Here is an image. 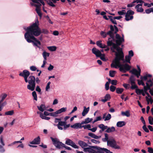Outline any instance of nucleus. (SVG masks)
Instances as JSON below:
<instances>
[{"instance_id":"nucleus-1","label":"nucleus","mask_w":153,"mask_h":153,"mask_svg":"<svg viewBox=\"0 0 153 153\" xmlns=\"http://www.w3.org/2000/svg\"><path fill=\"white\" fill-rule=\"evenodd\" d=\"M39 22L37 20L30 27H27L26 30V33L25 34V39L28 43H33L34 46L39 48H41V42L34 36H37L41 33L47 34L48 31L45 29L41 30L39 27Z\"/></svg>"},{"instance_id":"nucleus-2","label":"nucleus","mask_w":153,"mask_h":153,"mask_svg":"<svg viewBox=\"0 0 153 153\" xmlns=\"http://www.w3.org/2000/svg\"><path fill=\"white\" fill-rule=\"evenodd\" d=\"M50 138L53 142V144L57 148L60 149L61 148V146H62L68 150H71L72 149L70 147L65 146L64 144L60 142L58 139L54 138L52 137H51Z\"/></svg>"},{"instance_id":"nucleus-3","label":"nucleus","mask_w":153,"mask_h":153,"mask_svg":"<svg viewBox=\"0 0 153 153\" xmlns=\"http://www.w3.org/2000/svg\"><path fill=\"white\" fill-rule=\"evenodd\" d=\"M27 88L31 91H33L36 87L35 77L34 76H30L29 77Z\"/></svg>"},{"instance_id":"nucleus-4","label":"nucleus","mask_w":153,"mask_h":153,"mask_svg":"<svg viewBox=\"0 0 153 153\" xmlns=\"http://www.w3.org/2000/svg\"><path fill=\"white\" fill-rule=\"evenodd\" d=\"M107 144L108 146L112 148L117 149H120V146L117 145L116 141L113 137L109 138Z\"/></svg>"},{"instance_id":"nucleus-5","label":"nucleus","mask_w":153,"mask_h":153,"mask_svg":"<svg viewBox=\"0 0 153 153\" xmlns=\"http://www.w3.org/2000/svg\"><path fill=\"white\" fill-rule=\"evenodd\" d=\"M120 45H117L115 48H114L113 49H116L118 52L117 53L116 51L114 53H115L116 57L117 56L118 58L121 59L122 60H124V56L123 52L122 51V48L120 47Z\"/></svg>"},{"instance_id":"nucleus-6","label":"nucleus","mask_w":153,"mask_h":153,"mask_svg":"<svg viewBox=\"0 0 153 153\" xmlns=\"http://www.w3.org/2000/svg\"><path fill=\"white\" fill-rule=\"evenodd\" d=\"M119 70L123 73H126L127 71H129L131 68V66L127 63L124 64H121L120 61V64L119 65Z\"/></svg>"},{"instance_id":"nucleus-7","label":"nucleus","mask_w":153,"mask_h":153,"mask_svg":"<svg viewBox=\"0 0 153 153\" xmlns=\"http://www.w3.org/2000/svg\"><path fill=\"white\" fill-rule=\"evenodd\" d=\"M136 79L133 75H131L130 77L129 80L130 82L131 86V89H134L138 88V86L135 84V81Z\"/></svg>"},{"instance_id":"nucleus-8","label":"nucleus","mask_w":153,"mask_h":153,"mask_svg":"<svg viewBox=\"0 0 153 153\" xmlns=\"http://www.w3.org/2000/svg\"><path fill=\"white\" fill-rule=\"evenodd\" d=\"M122 60L118 58L117 56L115 57L114 60L113 62V63L111 64V68H116L119 67V65L120 64V61Z\"/></svg>"},{"instance_id":"nucleus-9","label":"nucleus","mask_w":153,"mask_h":153,"mask_svg":"<svg viewBox=\"0 0 153 153\" xmlns=\"http://www.w3.org/2000/svg\"><path fill=\"white\" fill-rule=\"evenodd\" d=\"M146 86H144L143 87V91L145 93L147 92L148 90H150L151 87L153 85V83L152 82V80L150 79L147 81V82L146 83Z\"/></svg>"},{"instance_id":"nucleus-10","label":"nucleus","mask_w":153,"mask_h":153,"mask_svg":"<svg viewBox=\"0 0 153 153\" xmlns=\"http://www.w3.org/2000/svg\"><path fill=\"white\" fill-rule=\"evenodd\" d=\"M90 147L92 148L97 149L98 153H104V152L107 153L108 150V149L106 148H101L98 146H91Z\"/></svg>"},{"instance_id":"nucleus-11","label":"nucleus","mask_w":153,"mask_h":153,"mask_svg":"<svg viewBox=\"0 0 153 153\" xmlns=\"http://www.w3.org/2000/svg\"><path fill=\"white\" fill-rule=\"evenodd\" d=\"M110 30L107 32V34L108 35H109L110 37L114 40V33H113V32L114 31V28L113 26L112 25H110Z\"/></svg>"},{"instance_id":"nucleus-12","label":"nucleus","mask_w":153,"mask_h":153,"mask_svg":"<svg viewBox=\"0 0 153 153\" xmlns=\"http://www.w3.org/2000/svg\"><path fill=\"white\" fill-rule=\"evenodd\" d=\"M111 39L110 38H108V41L107 42V45L108 46H112V47L111 48V50L113 52H115V51L113 49L114 48H116L115 44L113 43L112 40H110Z\"/></svg>"},{"instance_id":"nucleus-13","label":"nucleus","mask_w":153,"mask_h":153,"mask_svg":"<svg viewBox=\"0 0 153 153\" xmlns=\"http://www.w3.org/2000/svg\"><path fill=\"white\" fill-rule=\"evenodd\" d=\"M92 53L95 54L97 57L100 56L102 55V53L100 51L97 49L95 48H93L92 49Z\"/></svg>"},{"instance_id":"nucleus-14","label":"nucleus","mask_w":153,"mask_h":153,"mask_svg":"<svg viewBox=\"0 0 153 153\" xmlns=\"http://www.w3.org/2000/svg\"><path fill=\"white\" fill-rule=\"evenodd\" d=\"M30 75V72L26 70H24L23 71L19 73V75L22 77L29 76Z\"/></svg>"},{"instance_id":"nucleus-15","label":"nucleus","mask_w":153,"mask_h":153,"mask_svg":"<svg viewBox=\"0 0 153 153\" xmlns=\"http://www.w3.org/2000/svg\"><path fill=\"white\" fill-rule=\"evenodd\" d=\"M40 142V138L39 136L35 138L32 141L30 142V143L32 144H39Z\"/></svg>"},{"instance_id":"nucleus-16","label":"nucleus","mask_w":153,"mask_h":153,"mask_svg":"<svg viewBox=\"0 0 153 153\" xmlns=\"http://www.w3.org/2000/svg\"><path fill=\"white\" fill-rule=\"evenodd\" d=\"M65 123H66V122L65 121H59L58 122V124L57 125V126L59 129L62 130L63 128L61 126H64Z\"/></svg>"},{"instance_id":"nucleus-17","label":"nucleus","mask_w":153,"mask_h":153,"mask_svg":"<svg viewBox=\"0 0 153 153\" xmlns=\"http://www.w3.org/2000/svg\"><path fill=\"white\" fill-rule=\"evenodd\" d=\"M102 41L99 40L97 41L96 44L99 47L102 48H105L106 47V45L102 43Z\"/></svg>"},{"instance_id":"nucleus-18","label":"nucleus","mask_w":153,"mask_h":153,"mask_svg":"<svg viewBox=\"0 0 153 153\" xmlns=\"http://www.w3.org/2000/svg\"><path fill=\"white\" fill-rule=\"evenodd\" d=\"M78 144L82 148H83V149L85 147L88 146V145L87 143L81 140H79L78 141Z\"/></svg>"},{"instance_id":"nucleus-19","label":"nucleus","mask_w":153,"mask_h":153,"mask_svg":"<svg viewBox=\"0 0 153 153\" xmlns=\"http://www.w3.org/2000/svg\"><path fill=\"white\" fill-rule=\"evenodd\" d=\"M124 42V39L123 37H122L120 39H116L115 41L116 47L117 45H120L122 42Z\"/></svg>"},{"instance_id":"nucleus-20","label":"nucleus","mask_w":153,"mask_h":153,"mask_svg":"<svg viewBox=\"0 0 153 153\" xmlns=\"http://www.w3.org/2000/svg\"><path fill=\"white\" fill-rule=\"evenodd\" d=\"M106 113H105L103 115L102 119H104V121H107L110 120L111 118V115L110 114H108L106 116Z\"/></svg>"},{"instance_id":"nucleus-21","label":"nucleus","mask_w":153,"mask_h":153,"mask_svg":"<svg viewBox=\"0 0 153 153\" xmlns=\"http://www.w3.org/2000/svg\"><path fill=\"white\" fill-rule=\"evenodd\" d=\"M142 4H138L135 7V9H137V11L138 12H142L143 11V9L140 6H142Z\"/></svg>"},{"instance_id":"nucleus-22","label":"nucleus","mask_w":153,"mask_h":153,"mask_svg":"<svg viewBox=\"0 0 153 153\" xmlns=\"http://www.w3.org/2000/svg\"><path fill=\"white\" fill-rule=\"evenodd\" d=\"M115 131V128L114 126L111 127H108L107 126V128H106V130L105 131V132L108 133L114 132Z\"/></svg>"},{"instance_id":"nucleus-23","label":"nucleus","mask_w":153,"mask_h":153,"mask_svg":"<svg viewBox=\"0 0 153 153\" xmlns=\"http://www.w3.org/2000/svg\"><path fill=\"white\" fill-rule=\"evenodd\" d=\"M98 127L100 128L101 129V130L99 131V132L100 133H102L103 131H104L105 129H106V128H107V126H105L103 124L99 125Z\"/></svg>"},{"instance_id":"nucleus-24","label":"nucleus","mask_w":153,"mask_h":153,"mask_svg":"<svg viewBox=\"0 0 153 153\" xmlns=\"http://www.w3.org/2000/svg\"><path fill=\"white\" fill-rule=\"evenodd\" d=\"M136 71H137V70L134 68L132 69L131 71V73L132 74L135 75L137 78H138L140 75L141 72H136Z\"/></svg>"},{"instance_id":"nucleus-25","label":"nucleus","mask_w":153,"mask_h":153,"mask_svg":"<svg viewBox=\"0 0 153 153\" xmlns=\"http://www.w3.org/2000/svg\"><path fill=\"white\" fill-rule=\"evenodd\" d=\"M82 124H81V123H77L74 124L73 125H71V127L72 128L77 129L78 128H79L80 129L82 128L81 125Z\"/></svg>"},{"instance_id":"nucleus-26","label":"nucleus","mask_w":153,"mask_h":153,"mask_svg":"<svg viewBox=\"0 0 153 153\" xmlns=\"http://www.w3.org/2000/svg\"><path fill=\"white\" fill-rule=\"evenodd\" d=\"M90 147L85 148H84L83 151L85 152H89V153H92L93 151L95 152V150L91 149V146H88Z\"/></svg>"},{"instance_id":"nucleus-27","label":"nucleus","mask_w":153,"mask_h":153,"mask_svg":"<svg viewBox=\"0 0 153 153\" xmlns=\"http://www.w3.org/2000/svg\"><path fill=\"white\" fill-rule=\"evenodd\" d=\"M89 107L86 108L85 106L84 107V109L82 113V115L83 116H85L87 114L89 110Z\"/></svg>"},{"instance_id":"nucleus-28","label":"nucleus","mask_w":153,"mask_h":153,"mask_svg":"<svg viewBox=\"0 0 153 153\" xmlns=\"http://www.w3.org/2000/svg\"><path fill=\"white\" fill-rule=\"evenodd\" d=\"M111 97L109 94H106L104 97V99H102L101 101L104 102H106L107 101L109 100Z\"/></svg>"},{"instance_id":"nucleus-29","label":"nucleus","mask_w":153,"mask_h":153,"mask_svg":"<svg viewBox=\"0 0 153 153\" xmlns=\"http://www.w3.org/2000/svg\"><path fill=\"white\" fill-rule=\"evenodd\" d=\"M37 108L40 111L43 112L46 108L44 104H41L40 106H37Z\"/></svg>"},{"instance_id":"nucleus-30","label":"nucleus","mask_w":153,"mask_h":153,"mask_svg":"<svg viewBox=\"0 0 153 153\" xmlns=\"http://www.w3.org/2000/svg\"><path fill=\"white\" fill-rule=\"evenodd\" d=\"M88 135L89 136L95 139H98L101 137L100 136H97L96 135L92 133H88Z\"/></svg>"},{"instance_id":"nucleus-31","label":"nucleus","mask_w":153,"mask_h":153,"mask_svg":"<svg viewBox=\"0 0 153 153\" xmlns=\"http://www.w3.org/2000/svg\"><path fill=\"white\" fill-rule=\"evenodd\" d=\"M126 125L125 121H119L117 123V126L118 127H121Z\"/></svg>"},{"instance_id":"nucleus-32","label":"nucleus","mask_w":153,"mask_h":153,"mask_svg":"<svg viewBox=\"0 0 153 153\" xmlns=\"http://www.w3.org/2000/svg\"><path fill=\"white\" fill-rule=\"evenodd\" d=\"M92 120V118H90L88 117L85 119L84 121H83L81 122V124H87L90 122Z\"/></svg>"},{"instance_id":"nucleus-33","label":"nucleus","mask_w":153,"mask_h":153,"mask_svg":"<svg viewBox=\"0 0 153 153\" xmlns=\"http://www.w3.org/2000/svg\"><path fill=\"white\" fill-rule=\"evenodd\" d=\"M125 14V19L127 21H128L130 20H132L134 18V16H131L128 14V16H126V13Z\"/></svg>"},{"instance_id":"nucleus-34","label":"nucleus","mask_w":153,"mask_h":153,"mask_svg":"<svg viewBox=\"0 0 153 153\" xmlns=\"http://www.w3.org/2000/svg\"><path fill=\"white\" fill-rule=\"evenodd\" d=\"M131 57H130V56H125V60L124 61V60H123V62L125 63L126 62L129 63H130V60L131 59Z\"/></svg>"},{"instance_id":"nucleus-35","label":"nucleus","mask_w":153,"mask_h":153,"mask_svg":"<svg viewBox=\"0 0 153 153\" xmlns=\"http://www.w3.org/2000/svg\"><path fill=\"white\" fill-rule=\"evenodd\" d=\"M7 95L5 94H2L0 97V98H1V99L0 101V102L2 103L3 102L4 100L7 97Z\"/></svg>"},{"instance_id":"nucleus-36","label":"nucleus","mask_w":153,"mask_h":153,"mask_svg":"<svg viewBox=\"0 0 153 153\" xmlns=\"http://www.w3.org/2000/svg\"><path fill=\"white\" fill-rule=\"evenodd\" d=\"M50 53L46 52V51H44L42 53V55L43 57L44 60H46L47 57L49 56Z\"/></svg>"},{"instance_id":"nucleus-37","label":"nucleus","mask_w":153,"mask_h":153,"mask_svg":"<svg viewBox=\"0 0 153 153\" xmlns=\"http://www.w3.org/2000/svg\"><path fill=\"white\" fill-rule=\"evenodd\" d=\"M121 114L123 116H125L127 117H129L130 115L129 111H126L125 112H122Z\"/></svg>"},{"instance_id":"nucleus-38","label":"nucleus","mask_w":153,"mask_h":153,"mask_svg":"<svg viewBox=\"0 0 153 153\" xmlns=\"http://www.w3.org/2000/svg\"><path fill=\"white\" fill-rule=\"evenodd\" d=\"M108 17L109 18L110 21L112 22V23L115 24L117 25L116 21L114 19V17H113L112 16H108Z\"/></svg>"},{"instance_id":"nucleus-39","label":"nucleus","mask_w":153,"mask_h":153,"mask_svg":"<svg viewBox=\"0 0 153 153\" xmlns=\"http://www.w3.org/2000/svg\"><path fill=\"white\" fill-rule=\"evenodd\" d=\"M47 48L50 51H56V47L55 46H51L47 47Z\"/></svg>"},{"instance_id":"nucleus-40","label":"nucleus","mask_w":153,"mask_h":153,"mask_svg":"<svg viewBox=\"0 0 153 153\" xmlns=\"http://www.w3.org/2000/svg\"><path fill=\"white\" fill-rule=\"evenodd\" d=\"M124 91L123 88H117L116 89V92L118 94H121Z\"/></svg>"},{"instance_id":"nucleus-41","label":"nucleus","mask_w":153,"mask_h":153,"mask_svg":"<svg viewBox=\"0 0 153 153\" xmlns=\"http://www.w3.org/2000/svg\"><path fill=\"white\" fill-rule=\"evenodd\" d=\"M67 108L66 107H63L57 110V112L59 114H60L62 112H64L67 110Z\"/></svg>"},{"instance_id":"nucleus-42","label":"nucleus","mask_w":153,"mask_h":153,"mask_svg":"<svg viewBox=\"0 0 153 153\" xmlns=\"http://www.w3.org/2000/svg\"><path fill=\"white\" fill-rule=\"evenodd\" d=\"M13 110H11L8 111L6 112L5 113V115H12L14 114Z\"/></svg>"},{"instance_id":"nucleus-43","label":"nucleus","mask_w":153,"mask_h":153,"mask_svg":"<svg viewBox=\"0 0 153 153\" xmlns=\"http://www.w3.org/2000/svg\"><path fill=\"white\" fill-rule=\"evenodd\" d=\"M126 13V16H128V14L132 16L134 13V12L131 10H128L127 12Z\"/></svg>"},{"instance_id":"nucleus-44","label":"nucleus","mask_w":153,"mask_h":153,"mask_svg":"<svg viewBox=\"0 0 153 153\" xmlns=\"http://www.w3.org/2000/svg\"><path fill=\"white\" fill-rule=\"evenodd\" d=\"M105 138L102 139V140L104 142L108 141L109 140V139L108 138V134L107 133H105L104 134Z\"/></svg>"},{"instance_id":"nucleus-45","label":"nucleus","mask_w":153,"mask_h":153,"mask_svg":"<svg viewBox=\"0 0 153 153\" xmlns=\"http://www.w3.org/2000/svg\"><path fill=\"white\" fill-rule=\"evenodd\" d=\"M116 72V71H110L109 73V76L111 77H114Z\"/></svg>"},{"instance_id":"nucleus-46","label":"nucleus","mask_w":153,"mask_h":153,"mask_svg":"<svg viewBox=\"0 0 153 153\" xmlns=\"http://www.w3.org/2000/svg\"><path fill=\"white\" fill-rule=\"evenodd\" d=\"M143 91V89H140L138 88L136 89L135 92L138 95H140L141 94V92Z\"/></svg>"},{"instance_id":"nucleus-47","label":"nucleus","mask_w":153,"mask_h":153,"mask_svg":"<svg viewBox=\"0 0 153 153\" xmlns=\"http://www.w3.org/2000/svg\"><path fill=\"white\" fill-rule=\"evenodd\" d=\"M145 12L147 14H149L152 12H153V8L151 7L146 10Z\"/></svg>"},{"instance_id":"nucleus-48","label":"nucleus","mask_w":153,"mask_h":153,"mask_svg":"<svg viewBox=\"0 0 153 153\" xmlns=\"http://www.w3.org/2000/svg\"><path fill=\"white\" fill-rule=\"evenodd\" d=\"M100 34L101 36L103 38L106 37L107 35H108L107 33H106L105 32L103 31H101L100 32Z\"/></svg>"},{"instance_id":"nucleus-49","label":"nucleus","mask_w":153,"mask_h":153,"mask_svg":"<svg viewBox=\"0 0 153 153\" xmlns=\"http://www.w3.org/2000/svg\"><path fill=\"white\" fill-rule=\"evenodd\" d=\"M32 95L34 98V99L36 101H37V97L36 93V91H33V92L32 93Z\"/></svg>"},{"instance_id":"nucleus-50","label":"nucleus","mask_w":153,"mask_h":153,"mask_svg":"<svg viewBox=\"0 0 153 153\" xmlns=\"http://www.w3.org/2000/svg\"><path fill=\"white\" fill-rule=\"evenodd\" d=\"M36 10L38 14V16L41 17L42 16V13L40 11V9L36 8Z\"/></svg>"},{"instance_id":"nucleus-51","label":"nucleus","mask_w":153,"mask_h":153,"mask_svg":"<svg viewBox=\"0 0 153 153\" xmlns=\"http://www.w3.org/2000/svg\"><path fill=\"white\" fill-rule=\"evenodd\" d=\"M70 144L71 145H70L74 148L78 149L79 148V147L76 145L75 143H74L72 141H71V143Z\"/></svg>"},{"instance_id":"nucleus-52","label":"nucleus","mask_w":153,"mask_h":153,"mask_svg":"<svg viewBox=\"0 0 153 153\" xmlns=\"http://www.w3.org/2000/svg\"><path fill=\"white\" fill-rule=\"evenodd\" d=\"M82 128L83 127L84 129H88V130L91 128V126L90 124H88L85 125H83L82 126Z\"/></svg>"},{"instance_id":"nucleus-53","label":"nucleus","mask_w":153,"mask_h":153,"mask_svg":"<svg viewBox=\"0 0 153 153\" xmlns=\"http://www.w3.org/2000/svg\"><path fill=\"white\" fill-rule=\"evenodd\" d=\"M100 59L104 61H106V59L105 58V54H102V55L100 56L99 57Z\"/></svg>"},{"instance_id":"nucleus-54","label":"nucleus","mask_w":153,"mask_h":153,"mask_svg":"<svg viewBox=\"0 0 153 153\" xmlns=\"http://www.w3.org/2000/svg\"><path fill=\"white\" fill-rule=\"evenodd\" d=\"M116 88L115 86L113 85H111L110 88V90L112 92H114Z\"/></svg>"},{"instance_id":"nucleus-55","label":"nucleus","mask_w":153,"mask_h":153,"mask_svg":"<svg viewBox=\"0 0 153 153\" xmlns=\"http://www.w3.org/2000/svg\"><path fill=\"white\" fill-rule=\"evenodd\" d=\"M142 128L147 133H148L149 132V129L147 128L146 127V125H144L143 126Z\"/></svg>"},{"instance_id":"nucleus-56","label":"nucleus","mask_w":153,"mask_h":153,"mask_svg":"<svg viewBox=\"0 0 153 153\" xmlns=\"http://www.w3.org/2000/svg\"><path fill=\"white\" fill-rule=\"evenodd\" d=\"M3 146L0 145V152L3 153L5 151V149H4Z\"/></svg>"},{"instance_id":"nucleus-57","label":"nucleus","mask_w":153,"mask_h":153,"mask_svg":"<svg viewBox=\"0 0 153 153\" xmlns=\"http://www.w3.org/2000/svg\"><path fill=\"white\" fill-rule=\"evenodd\" d=\"M147 77L146 75L144 76H141L140 77L141 79L143 81L144 80L146 81L147 79Z\"/></svg>"},{"instance_id":"nucleus-58","label":"nucleus","mask_w":153,"mask_h":153,"mask_svg":"<svg viewBox=\"0 0 153 153\" xmlns=\"http://www.w3.org/2000/svg\"><path fill=\"white\" fill-rule=\"evenodd\" d=\"M48 4L50 6L52 7H55V5L53 4V3L51 1H49L47 2Z\"/></svg>"},{"instance_id":"nucleus-59","label":"nucleus","mask_w":153,"mask_h":153,"mask_svg":"<svg viewBox=\"0 0 153 153\" xmlns=\"http://www.w3.org/2000/svg\"><path fill=\"white\" fill-rule=\"evenodd\" d=\"M136 2L137 3H140L141 4L144 3V1H142V0H134L133 1V3H135Z\"/></svg>"},{"instance_id":"nucleus-60","label":"nucleus","mask_w":153,"mask_h":153,"mask_svg":"<svg viewBox=\"0 0 153 153\" xmlns=\"http://www.w3.org/2000/svg\"><path fill=\"white\" fill-rule=\"evenodd\" d=\"M105 89L106 91L108 90L109 88V82H107L105 85Z\"/></svg>"},{"instance_id":"nucleus-61","label":"nucleus","mask_w":153,"mask_h":153,"mask_svg":"<svg viewBox=\"0 0 153 153\" xmlns=\"http://www.w3.org/2000/svg\"><path fill=\"white\" fill-rule=\"evenodd\" d=\"M125 10H122L121 11H119L117 12L118 14L120 15H122L126 14V13L124 12Z\"/></svg>"},{"instance_id":"nucleus-62","label":"nucleus","mask_w":153,"mask_h":153,"mask_svg":"<svg viewBox=\"0 0 153 153\" xmlns=\"http://www.w3.org/2000/svg\"><path fill=\"white\" fill-rule=\"evenodd\" d=\"M128 56H130L131 57L134 56V53L132 50H131L128 52Z\"/></svg>"},{"instance_id":"nucleus-63","label":"nucleus","mask_w":153,"mask_h":153,"mask_svg":"<svg viewBox=\"0 0 153 153\" xmlns=\"http://www.w3.org/2000/svg\"><path fill=\"white\" fill-rule=\"evenodd\" d=\"M30 69L32 71H35L36 70L37 68L35 66H32L30 67Z\"/></svg>"},{"instance_id":"nucleus-64","label":"nucleus","mask_w":153,"mask_h":153,"mask_svg":"<svg viewBox=\"0 0 153 153\" xmlns=\"http://www.w3.org/2000/svg\"><path fill=\"white\" fill-rule=\"evenodd\" d=\"M148 120L149 121V123L150 124L152 125L153 124L152 123L153 121H152V117L151 116H150L149 117Z\"/></svg>"}]
</instances>
